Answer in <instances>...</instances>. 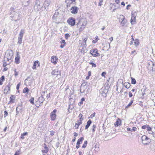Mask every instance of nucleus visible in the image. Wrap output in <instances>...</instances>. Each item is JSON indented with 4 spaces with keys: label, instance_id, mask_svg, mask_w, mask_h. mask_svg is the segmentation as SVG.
<instances>
[{
    "label": "nucleus",
    "instance_id": "nucleus-1",
    "mask_svg": "<svg viewBox=\"0 0 155 155\" xmlns=\"http://www.w3.org/2000/svg\"><path fill=\"white\" fill-rule=\"evenodd\" d=\"M87 24V21L85 19L81 18L80 19L78 22L77 25V27L79 28L80 31H81L84 28Z\"/></svg>",
    "mask_w": 155,
    "mask_h": 155
},
{
    "label": "nucleus",
    "instance_id": "nucleus-2",
    "mask_svg": "<svg viewBox=\"0 0 155 155\" xmlns=\"http://www.w3.org/2000/svg\"><path fill=\"white\" fill-rule=\"evenodd\" d=\"M141 140L142 143L145 145H147L151 142V139L145 135L142 137Z\"/></svg>",
    "mask_w": 155,
    "mask_h": 155
},
{
    "label": "nucleus",
    "instance_id": "nucleus-3",
    "mask_svg": "<svg viewBox=\"0 0 155 155\" xmlns=\"http://www.w3.org/2000/svg\"><path fill=\"white\" fill-rule=\"evenodd\" d=\"M40 4V1L39 0H36L35 2V4L34 6V8L35 10L38 11L41 9L42 7Z\"/></svg>",
    "mask_w": 155,
    "mask_h": 155
},
{
    "label": "nucleus",
    "instance_id": "nucleus-4",
    "mask_svg": "<svg viewBox=\"0 0 155 155\" xmlns=\"http://www.w3.org/2000/svg\"><path fill=\"white\" fill-rule=\"evenodd\" d=\"M51 74L52 75L58 77V78L61 77V71H58V69H55L53 70Z\"/></svg>",
    "mask_w": 155,
    "mask_h": 155
},
{
    "label": "nucleus",
    "instance_id": "nucleus-5",
    "mask_svg": "<svg viewBox=\"0 0 155 155\" xmlns=\"http://www.w3.org/2000/svg\"><path fill=\"white\" fill-rule=\"evenodd\" d=\"M148 66L147 67L148 69L152 71H155V65L153 63L152 61H150L148 62Z\"/></svg>",
    "mask_w": 155,
    "mask_h": 155
},
{
    "label": "nucleus",
    "instance_id": "nucleus-6",
    "mask_svg": "<svg viewBox=\"0 0 155 155\" xmlns=\"http://www.w3.org/2000/svg\"><path fill=\"white\" fill-rule=\"evenodd\" d=\"M137 15V12H136L134 13H132V17L130 20V22L132 25L135 24L136 17Z\"/></svg>",
    "mask_w": 155,
    "mask_h": 155
},
{
    "label": "nucleus",
    "instance_id": "nucleus-7",
    "mask_svg": "<svg viewBox=\"0 0 155 155\" xmlns=\"http://www.w3.org/2000/svg\"><path fill=\"white\" fill-rule=\"evenodd\" d=\"M67 22L71 26H74L75 24V20L73 18H70L67 20Z\"/></svg>",
    "mask_w": 155,
    "mask_h": 155
},
{
    "label": "nucleus",
    "instance_id": "nucleus-8",
    "mask_svg": "<svg viewBox=\"0 0 155 155\" xmlns=\"http://www.w3.org/2000/svg\"><path fill=\"white\" fill-rule=\"evenodd\" d=\"M57 111V110L54 109L53 111L50 114V117L51 120H54L55 119L56 117V113Z\"/></svg>",
    "mask_w": 155,
    "mask_h": 155
},
{
    "label": "nucleus",
    "instance_id": "nucleus-9",
    "mask_svg": "<svg viewBox=\"0 0 155 155\" xmlns=\"http://www.w3.org/2000/svg\"><path fill=\"white\" fill-rule=\"evenodd\" d=\"M90 53L92 54L93 56L95 57L98 56V55L99 54L98 53V51L97 49H92L90 50Z\"/></svg>",
    "mask_w": 155,
    "mask_h": 155
},
{
    "label": "nucleus",
    "instance_id": "nucleus-10",
    "mask_svg": "<svg viewBox=\"0 0 155 155\" xmlns=\"http://www.w3.org/2000/svg\"><path fill=\"white\" fill-rule=\"evenodd\" d=\"M71 12L73 14H76L78 10V8L76 6H72L71 8Z\"/></svg>",
    "mask_w": 155,
    "mask_h": 155
},
{
    "label": "nucleus",
    "instance_id": "nucleus-11",
    "mask_svg": "<svg viewBox=\"0 0 155 155\" xmlns=\"http://www.w3.org/2000/svg\"><path fill=\"white\" fill-rule=\"evenodd\" d=\"M76 0H66L65 2L67 4V6L69 7L71 6V5L75 2Z\"/></svg>",
    "mask_w": 155,
    "mask_h": 155
},
{
    "label": "nucleus",
    "instance_id": "nucleus-12",
    "mask_svg": "<svg viewBox=\"0 0 155 155\" xmlns=\"http://www.w3.org/2000/svg\"><path fill=\"white\" fill-rule=\"evenodd\" d=\"M51 2L50 0H46L44 2V5L45 9L46 8V7H48L50 5Z\"/></svg>",
    "mask_w": 155,
    "mask_h": 155
},
{
    "label": "nucleus",
    "instance_id": "nucleus-13",
    "mask_svg": "<svg viewBox=\"0 0 155 155\" xmlns=\"http://www.w3.org/2000/svg\"><path fill=\"white\" fill-rule=\"evenodd\" d=\"M17 56L15 57V63L18 64L19 63H20V56L19 54V53L18 52H17V53L16 54Z\"/></svg>",
    "mask_w": 155,
    "mask_h": 155
},
{
    "label": "nucleus",
    "instance_id": "nucleus-14",
    "mask_svg": "<svg viewBox=\"0 0 155 155\" xmlns=\"http://www.w3.org/2000/svg\"><path fill=\"white\" fill-rule=\"evenodd\" d=\"M58 58L55 56H52L51 58V62L54 64H55L57 63V60Z\"/></svg>",
    "mask_w": 155,
    "mask_h": 155
},
{
    "label": "nucleus",
    "instance_id": "nucleus-15",
    "mask_svg": "<svg viewBox=\"0 0 155 155\" xmlns=\"http://www.w3.org/2000/svg\"><path fill=\"white\" fill-rule=\"evenodd\" d=\"M121 121L120 118H118L117 121L114 123V125L115 127H118L121 125Z\"/></svg>",
    "mask_w": 155,
    "mask_h": 155
},
{
    "label": "nucleus",
    "instance_id": "nucleus-16",
    "mask_svg": "<svg viewBox=\"0 0 155 155\" xmlns=\"http://www.w3.org/2000/svg\"><path fill=\"white\" fill-rule=\"evenodd\" d=\"M123 18H120L121 20H122L121 23L122 24V26H124L126 23L127 22V20L125 19L124 17L122 15V16Z\"/></svg>",
    "mask_w": 155,
    "mask_h": 155
},
{
    "label": "nucleus",
    "instance_id": "nucleus-17",
    "mask_svg": "<svg viewBox=\"0 0 155 155\" xmlns=\"http://www.w3.org/2000/svg\"><path fill=\"white\" fill-rule=\"evenodd\" d=\"M13 56V54L12 51H8L6 52L5 56L8 57H11V58H12Z\"/></svg>",
    "mask_w": 155,
    "mask_h": 155
},
{
    "label": "nucleus",
    "instance_id": "nucleus-18",
    "mask_svg": "<svg viewBox=\"0 0 155 155\" xmlns=\"http://www.w3.org/2000/svg\"><path fill=\"white\" fill-rule=\"evenodd\" d=\"M10 85L6 86L4 89V93L7 94L10 90Z\"/></svg>",
    "mask_w": 155,
    "mask_h": 155
},
{
    "label": "nucleus",
    "instance_id": "nucleus-19",
    "mask_svg": "<svg viewBox=\"0 0 155 155\" xmlns=\"http://www.w3.org/2000/svg\"><path fill=\"white\" fill-rule=\"evenodd\" d=\"M39 66V62L38 61H35L34 63L33 66L32 67V68L33 69H35L36 68V66Z\"/></svg>",
    "mask_w": 155,
    "mask_h": 155
},
{
    "label": "nucleus",
    "instance_id": "nucleus-20",
    "mask_svg": "<svg viewBox=\"0 0 155 155\" xmlns=\"http://www.w3.org/2000/svg\"><path fill=\"white\" fill-rule=\"evenodd\" d=\"M75 101V100L72 98H71L70 99V103H69V107L68 108V111L70 112L69 109L70 108L71 105H72Z\"/></svg>",
    "mask_w": 155,
    "mask_h": 155
},
{
    "label": "nucleus",
    "instance_id": "nucleus-21",
    "mask_svg": "<svg viewBox=\"0 0 155 155\" xmlns=\"http://www.w3.org/2000/svg\"><path fill=\"white\" fill-rule=\"evenodd\" d=\"M15 96L13 95H11L10 98V102H12V103H13L15 102Z\"/></svg>",
    "mask_w": 155,
    "mask_h": 155
},
{
    "label": "nucleus",
    "instance_id": "nucleus-22",
    "mask_svg": "<svg viewBox=\"0 0 155 155\" xmlns=\"http://www.w3.org/2000/svg\"><path fill=\"white\" fill-rule=\"evenodd\" d=\"M82 124V122L80 120H78L77 121V123L75 124V127L76 129L78 128V127L79 126L80 124Z\"/></svg>",
    "mask_w": 155,
    "mask_h": 155
},
{
    "label": "nucleus",
    "instance_id": "nucleus-23",
    "mask_svg": "<svg viewBox=\"0 0 155 155\" xmlns=\"http://www.w3.org/2000/svg\"><path fill=\"white\" fill-rule=\"evenodd\" d=\"M91 123H92V121H91L90 120H89L87 122V124L86 125L85 127V129H87L90 126V125L91 124Z\"/></svg>",
    "mask_w": 155,
    "mask_h": 155
},
{
    "label": "nucleus",
    "instance_id": "nucleus-24",
    "mask_svg": "<svg viewBox=\"0 0 155 155\" xmlns=\"http://www.w3.org/2000/svg\"><path fill=\"white\" fill-rule=\"evenodd\" d=\"M84 139V138L83 137H81V138L79 139L77 143V145H80L81 143H82Z\"/></svg>",
    "mask_w": 155,
    "mask_h": 155
},
{
    "label": "nucleus",
    "instance_id": "nucleus-25",
    "mask_svg": "<svg viewBox=\"0 0 155 155\" xmlns=\"http://www.w3.org/2000/svg\"><path fill=\"white\" fill-rule=\"evenodd\" d=\"M25 33V31L24 29H21L20 32L19 34V36L18 37H21L22 38V37L23 36L24 34Z\"/></svg>",
    "mask_w": 155,
    "mask_h": 155
},
{
    "label": "nucleus",
    "instance_id": "nucleus-26",
    "mask_svg": "<svg viewBox=\"0 0 155 155\" xmlns=\"http://www.w3.org/2000/svg\"><path fill=\"white\" fill-rule=\"evenodd\" d=\"M95 152H98L99 150V145L96 144L93 147Z\"/></svg>",
    "mask_w": 155,
    "mask_h": 155
},
{
    "label": "nucleus",
    "instance_id": "nucleus-27",
    "mask_svg": "<svg viewBox=\"0 0 155 155\" xmlns=\"http://www.w3.org/2000/svg\"><path fill=\"white\" fill-rule=\"evenodd\" d=\"M44 148L45 149V150H42V153H47L48 151V148L46 146H44Z\"/></svg>",
    "mask_w": 155,
    "mask_h": 155
},
{
    "label": "nucleus",
    "instance_id": "nucleus-28",
    "mask_svg": "<svg viewBox=\"0 0 155 155\" xmlns=\"http://www.w3.org/2000/svg\"><path fill=\"white\" fill-rule=\"evenodd\" d=\"M137 130V128L136 127H134L132 128V129H131L130 128L128 127L127 128V130L128 131H135Z\"/></svg>",
    "mask_w": 155,
    "mask_h": 155
},
{
    "label": "nucleus",
    "instance_id": "nucleus-29",
    "mask_svg": "<svg viewBox=\"0 0 155 155\" xmlns=\"http://www.w3.org/2000/svg\"><path fill=\"white\" fill-rule=\"evenodd\" d=\"M131 85L130 83L128 82H125L124 84V86L127 88H129Z\"/></svg>",
    "mask_w": 155,
    "mask_h": 155
},
{
    "label": "nucleus",
    "instance_id": "nucleus-30",
    "mask_svg": "<svg viewBox=\"0 0 155 155\" xmlns=\"http://www.w3.org/2000/svg\"><path fill=\"white\" fill-rule=\"evenodd\" d=\"M59 12H56L53 16L52 18L54 19H56L57 16L58 15Z\"/></svg>",
    "mask_w": 155,
    "mask_h": 155
},
{
    "label": "nucleus",
    "instance_id": "nucleus-31",
    "mask_svg": "<svg viewBox=\"0 0 155 155\" xmlns=\"http://www.w3.org/2000/svg\"><path fill=\"white\" fill-rule=\"evenodd\" d=\"M22 110V105L18 106L16 108V111H17V110H19L20 111H21Z\"/></svg>",
    "mask_w": 155,
    "mask_h": 155
},
{
    "label": "nucleus",
    "instance_id": "nucleus-32",
    "mask_svg": "<svg viewBox=\"0 0 155 155\" xmlns=\"http://www.w3.org/2000/svg\"><path fill=\"white\" fill-rule=\"evenodd\" d=\"M44 100L45 99L43 97H40L39 98L38 101L39 102L42 103Z\"/></svg>",
    "mask_w": 155,
    "mask_h": 155
},
{
    "label": "nucleus",
    "instance_id": "nucleus-33",
    "mask_svg": "<svg viewBox=\"0 0 155 155\" xmlns=\"http://www.w3.org/2000/svg\"><path fill=\"white\" fill-rule=\"evenodd\" d=\"M134 45L136 46H137L139 44V40L138 39H136L134 40Z\"/></svg>",
    "mask_w": 155,
    "mask_h": 155
},
{
    "label": "nucleus",
    "instance_id": "nucleus-34",
    "mask_svg": "<svg viewBox=\"0 0 155 155\" xmlns=\"http://www.w3.org/2000/svg\"><path fill=\"white\" fill-rule=\"evenodd\" d=\"M22 38L21 37H18V43L21 44L22 43Z\"/></svg>",
    "mask_w": 155,
    "mask_h": 155
},
{
    "label": "nucleus",
    "instance_id": "nucleus-35",
    "mask_svg": "<svg viewBox=\"0 0 155 155\" xmlns=\"http://www.w3.org/2000/svg\"><path fill=\"white\" fill-rule=\"evenodd\" d=\"M12 58H11V57H7L5 56L4 59V61H9L10 60H11Z\"/></svg>",
    "mask_w": 155,
    "mask_h": 155
},
{
    "label": "nucleus",
    "instance_id": "nucleus-36",
    "mask_svg": "<svg viewBox=\"0 0 155 155\" xmlns=\"http://www.w3.org/2000/svg\"><path fill=\"white\" fill-rule=\"evenodd\" d=\"M131 84H135L136 83V81L135 80V79L133 78H131Z\"/></svg>",
    "mask_w": 155,
    "mask_h": 155
},
{
    "label": "nucleus",
    "instance_id": "nucleus-37",
    "mask_svg": "<svg viewBox=\"0 0 155 155\" xmlns=\"http://www.w3.org/2000/svg\"><path fill=\"white\" fill-rule=\"evenodd\" d=\"M28 134V133L27 132L24 133L23 134H22L21 135V138L23 139L24 138V136L27 135Z\"/></svg>",
    "mask_w": 155,
    "mask_h": 155
},
{
    "label": "nucleus",
    "instance_id": "nucleus-38",
    "mask_svg": "<svg viewBox=\"0 0 155 155\" xmlns=\"http://www.w3.org/2000/svg\"><path fill=\"white\" fill-rule=\"evenodd\" d=\"M87 141H84V143L83 144V146L82 147V148H85L87 145Z\"/></svg>",
    "mask_w": 155,
    "mask_h": 155
},
{
    "label": "nucleus",
    "instance_id": "nucleus-39",
    "mask_svg": "<svg viewBox=\"0 0 155 155\" xmlns=\"http://www.w3.org/2000/svg\"><path fill=\"white\" fill-rule=\"evenodd\" d=\"M29 91V89L27 87H25L23 90L24 93H28Z\"/></svg>",
    "mask_w": 155,
    "mask_h": 155
},
{
    "label": "nucleus",
    "instance_id": "nucleus-40",
    "mask_svg": "<svg viewBox=\"0 0 155 155\" xmlns=\"http://www.w3.org/2000/svg\"><path fill=\"white\" fill-rule=\"evenodd\" d=\"M89 64L92 65V67H95L96 66V64L92 62H89Z\"/></svg>",
    "mask_w": 155,
    "mask_h": 155
},
{
    "label": "nucleus",
    "instance_id": "nucleus-41",
    "mask_svg": "<svg viewBox=\"0 0 155 155\" xmlns=\"http://www.w3.org/2000/svg\"><path fill=\"white\" fill-rule=\"evenodd\" d=\"M34 97H31V99L29 100V101H30V102L31 104H34Z\"/></svg>",
    "mask_w": 155,
    "mask_h": 155
},
{
    "label": "nucleus",
    "instance_id": "nucleus-42",
    "mask_svg": "<svg viewBox=\"0 0 155 155\" xmlns=\"http://www.w3.org/2000/svg\"><path fill=\"white\" fill-rule=\"evenodd\" d=\"M65 38L66 39H68V38L70 36V35L68 34H65Z\"/></svg>",
    "mask_w": 155,
    "mask_h": 155
},
{
    "label": "nucleus",
    "instance_id": "nucleus-43",
    "mask_svg": "<svg viewBox=\"0 0 155 155\" xmlns=\"http://www.w3.org/2000/svg\"><path fill=\"white\" fill-rule=\"evenodd\" d=\"M4 114V117L5 118L8 115V112L6 111H5Z\"/></svg>",
    "mask_w": 155,
    "mask_h": 155
},
{
    "label": "nucleus",
    "instance_id": "nucleus-44",
    "mask_svg": "<svg viewBox=\"0 0 155 155\" xmlns=\"http://www.w3.org/2000/svg\"><path fill=\"white\" fill-rule=\"evenodd\" d=\"M148 126V125L146 124L145 125H144L142 127V128L143 129H145L147 128V127Z\"/></svg>",
    "mask_w": 155,
    "mask_h": 155
},
{
    "label": "nucleus",
    "instance_id": "nucleus-45",
    "mask_svg": "<svg viewBox=\"0 0 155 155\" xmlns=\"http://www.w3.org/2000/svg\"><path fill=\"white\" fill-rule=\"evenodd\" d=\"M82 87H83L82 86L81 87V89L80 90V92L81 93H83L84 92V90H82Z\"/></svg>",
    "mask_w": 155,
    "mask_h": 155
},
{
    "label": "nucleus",
    "instance_id": "nucleus-46",
    "mask_svg": "<svg viewBox=\"0 0 155 155\" xmlns=\"http://www.w3.org/2000/svg\"><path fill=\"white\" fill-rule=\"evenodd\" d=\"M45 92H47L46 91H43L42 92L41 96V97H43V96L45 95Z\"/></svg>",
    "mask_w": 155,
    "mask_h": 155
},
{
    "label": "nucleus",
    "instance_id": "nucleus-47",
    "mask_svg": "<svg viewBox=\"0 0 155 155\" xmlns=\"http://www.w3.org/2000/svg\"><path fill=\"white\" fill-rule=\"evenodd\" d=\"M95 113H94L90 115V117L91 118H92L93 117H94L95 116Z\"/></svg>",
    "mask_w": 155,
    "mask_h": 155
},
{
    "label": "nucleus",
    "instance_id": "nucleus-48",
    "mask_svg": "<svg viewBox=\"0 0 155 155\" xmlns=\"http://www.w3.org/2000/svg\"><path fill=\"white\" fill-rule=\"evenodd\" d=\"M147 130L148 131H151L152 128L151 127H150V126L148 125L147 127Z\"/></svg>",
    "mask_w": 155,
    "mask_h": 155
},
{
    "label": "nucleus",
    "instance_id": "nucleus-49",
    "mask_svg": "<svg viewBox=\"0 0 155 155\" xmlns=\"http://www.w3.org/2000/svg\"><path fill=\"white\" fill-rule=\"evenodd\" d=\"M5 79V77L4 76H2L1 78H0V80L2 81H3Z\"/></svg>",
    "mask_w": 155,
    "mask_h": 155
},
{
    "label": "nucleus",
    "instance_id": "nucleus-50",
    "mask_svg": "<svg viewBox=\"0 0 155 155\" xmlns=\"http://www.w3.org/2000/svg\"><path fill=\"white\" fill-rule=\"evenodd\" d=\"M20 83L18 84H17V87H16V89L17 90H18L19 89V86H20Z\"/></svg>",
    "mask_w": 155,
    "mask_h": 155
},
{
    "label": "nucleus",
    "instance_id": "nucleus-51",
    "mask_svg": "<svg viewBox=\"0 0 155 155\" xmlns=\"http://www.w3.org/2000/svg\"><path fill=\"white\" fill-rule=\"evenodd\" d=\"M129 95L130 97H131L133 96V94L130 91L129 92Z\"/></svg>",
    "mask_w": 155,
    "mask_h": 155
},
{
    "label": "nucleus",
    "instance_id": "nucleus-52",
    "mask_svg": "<svg viewBox=\"0 0 155 155\" xmlns=\"http://www.w3.org/2000/svg\"><path fill=\"white\" fill-rule=\"evenodd\" d=\"M50 93L47 94V95L46 96V98H47V99H48L50 97Z\"/></svg>",
    "mask_w": 155,
    "mask_h": 155
},
{
    "label": "nucleus",
    "instance_id": "nucleus-53",
    "mask_svg": "<svg viewBox=\"0 0 155 155\" xmlns=\"http://www.w3.org/2000/svg\"><path fill=\"white\" fill-rule=\"evenodd\" d=\"M54 131H51L50 132V135L51 136H53L54 135Z\"/></svg>",
    "mask_w": 155,
    "mask_h": 155
},
{
    "label": "nucleus",
    "instance_id": "nucleus-54",
    "mask_svg": "<svg viewBox=\"0 0 155 155\" xmlns=\"http://www.w3.org/2000/svg\"><path fill=\"white\" fill-rule=\"evenodd\" d=\"M61 44H65V45L66 43L65 42V41L64 40H63L61 41Z\"/></svg>",
    "mask_w": 155,
    "mask_h": 155
},
{
    "label": "nucleus",
    "instance_id": "nucleus-55",
    "mask_svg": "<svg viewBox=\"0 0 155 155\" xmlns=\"http://www.w3.org/2000/svg\"><path fill=\"white\" fill-rule=\"evenodd\" d=\"M87 37H86V38H84V42L85 43H85H86V41H87Z\"/></svg>",
    "mask_w": 155,
    "mask_h": 155
},
{
    "label": "nucleus",
    "instance_id": "nucleus-56",
    "mask_svg": "<svg viewBox=\"0 0 155 155\" xmlns=\"http://www.w3.org/2000/svg\"><path fill=\"white\" fill-rule=\"evenodd\" d=\"M106 73L105 72H103L101 74V75L102 76L105 77V74H106Z\"/></svg>",
    "mask_w": 155,
    "mask_h": 155
},
{
    "label": "nucleus",
    "instance_id": "nucleus-57",
    "mask_svg": "<svg viewBox=\"0 0 155 155\" xmlns=\"http://www.w3.org/2000/svg\"><path fill=\"white\" fill-rule=\"evenodd\" d=\"M102 2H99V3L98 4V5L100 6H101L102 4Z\"/></svg>",
    "mask_w": 155,
    "mask_h": 155
},
{
    "label": "nucleus",
    "instance_id": "nucleus-58",
    "mask_svg": "<svg viewBox=\"0 0 155 155\" xmlns=\"http://www.w3.org/2000/svg\"><path fill=\"white\" fill-rule=\"evenodd\" d=\"M14 75L15 76H17L18 75V72L17 71L15 72Z\"/></svg>",
    "mask_w": 155,
    "mask_h": 155
},
{
    "label": "nucleus",
    "instance_id": "nucleus-59",
    "mask_svg": "<svg viewBox=\"0 0 155 155\" xmlns=\"http://www.w3.org/2000/svg\"><path fill=\"white\" fill-rule=\"evenodd\" d=\"M74 136H75V137H77L78 135V133H77L76 132H74Z\"/></svg>",
    "mask_w": 155,
    "mask_h": 155
},
{
    "label": "nucleus",
    "instance_id": "nucleus-60",
    "mask_svg": "<svg viewBox=\"0 0 155 155\" xmlns=\"http://www.w3.org/2000/svg\"><path fill=\"white\" fill-rule=\"evenodd\" d=\"M91 75V71H90L88 72V76H90Z\"/></svg>",
    "mask_w": 155,
    "mask_h": 155
},
{
    "label": "nucleus",
    "instance_id": "nucleus-61",
    "mask_svg": "<svg viewBox=\"0 0 155 155\" xmlns=\"http://www.w3.org/2000/svg\"><path fill=\"white\" fill-rule=\"evenodd\" d=\"M65 45V44H63V45H60V47L61 48H63L64 46Z\"/></svg>",
    "mask_w": 155,
    "mask_h": 155
},
{
    "label": "nucleus",
    "instance_id": "nucleus-62",
    "mask_svg": "<svg viewBox=\"0 0 155 155\" xmlns=\"http://www.w3.org/2000/svg\"><path fill=\"white\" fill-rule=\"evenodd\" d=\"M115 2L117 4H118L120 3L119 0H115Z\"/></svg>",
    "mask_w": 155,
    "mask_h": 155
},
{
    "label": "nucleus",
    "instance_id": "nucleus-63",
    "mask_svg": "<svg viewBox=\"0 0 155 155\" xmlns=\"http://www.w3.org/2000/svg\"><path fill=\"white\" fill-rule=\"evenodd\" d=\"M7 65V63L6 62H4L3 64V66L4 67H5Z\"/></svg>",
    "mask_w": 155,
    "mask_h": 155
},
{
    "label": "nucleus",
    "instance_id": "nucleus-64",
    "mask_svg": "<svg viewBox=\"0 0 155 155\" xmlns=\"http://www.w3.org/2000/svg\"><path fill=\"white\" fill-rule=\"evenodd\" d=\"M131 5H128L127 6L126 8L127 9H128V8L129 7H131Z\"/></svg>",
    "mask_w": 155,
    "mask_h": 155
}]
</instances>
